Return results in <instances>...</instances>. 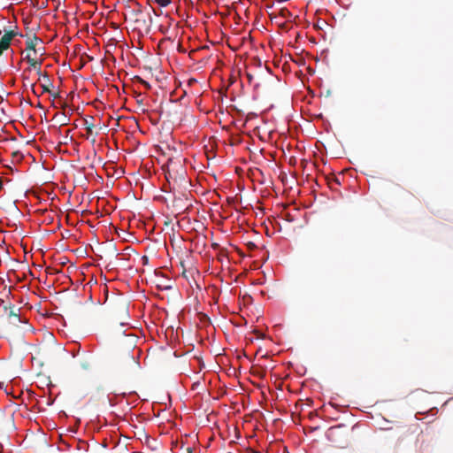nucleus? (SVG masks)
I'll return each mask as SVG.
<instances>
[{
	"label": "nucleus",
	"instance_id": "nucleus-1",
	"mask_svg": "<svg viewBox=\"0 0 453 453\" xmlns=\"http://www.w3.org/2000/svg\"><path fill=\"white\" fill-rule=\"evenodd\" d=\"M25 59L29 64L30 69L34 68L36 71V73L39 75V77L43 80L44 83L42 84V92L51 93V91L50 90V87L52 86V82L50 80L49 74L46 72L42 73L41 70L42 60L35 59L30 56L29 53L26 55Z\"/></svg>",
	"mask_w": 453,
	"mask_h": 453
},
{
	"label": "nucleus",
	"instance_id": "nucleus-2",
	"mask_svg": "<svg viewBox=\"0 0 453 453\" xmlns=\"http://www.w3.org/2000/svg\"><path fill=\"white\" fill-rule=\"evenodd\" d=\"M165 178L167 181L171 184L172 181L173 184H177L178 181L181 182H187L186 180V173L183 170L182 166H180V171L175 170L173 167V162L172 159L169 160L167 164V170L165 173Z\"/></svg>",
	"mask_w": 453,
	"mask_h": 453
},
{
	"label": "nucleus",
	"instance_id": "nucleus-3",
	"mask_svg": "<svg viewBox=\"0 0 453 453\" xmlns=\"http://www.w3.org/2000/svg\"><path fill=\"white\" fill-rule=\"evenodd\" d=\"M139 367V363L135 360L133 355L130 353H127L122 359L121 364H119V369L122 372H129L131 370H135Z\"/></svg>",
	"mask_w": 453,
	"mask_h": 453
},
{
	"label": "nucleus",
	"instance_id": "nucleus-4",
	"mask_svg": "<svg viewBox=\"0 0 453 453\" xmlns=\"http://www.w3.org/2000/svg\"><path fill=\"white\" fill-rule=\"evenodd\" d=\"M19 35V33L14 30H9L4 33V35L0 39V57L3 52L10 48L12 40Z\"/></svg>",
	"mask_w": 453,
	"mask_h": 453
},
{
	"label": "nucleus",
	"instance_id": "nucleus-5",
	"mask_svg": "<svg viewBox=\"0 0 453 453\" xmlns=\"http://www.w3.org/2000/svg\"><path fill=\"white\" fill-rule=\"evenodd\" d=\"M37 42H41V39L38 38L35 35H34L32 38L29 37L26 42L27 50H34L36 52L35 46Z\"/></svg>",
	"mask_w": 453,
	"mask_h": 453
},
{
	"label": "nucleus",
	"instance_id": "nucleus-6",
	"mask_svg": "<svg viewBox=\"0 0 453 453\" xmlns=\"http://www.w3.org/2000/svg\"><path fill=\"white\" fill-rule=\"evenodd\" d=\"M81 366L84 370H89L92 367V360L90 357H87L85 359L81 361Z\"/></svg>",
	"mask_w": 453,
	"mask_h": 453
},
{
	"label": "nucleus",
	"instance_id": "nucleus-7",
	"mask_svg": "<svg viewBox=\"0 0 453 453\" xmlns=\"http://www.w3.org/2000/svg\"><path fill=\"white\" fill-rule=\"evenodd\" d=\"M159 6L165 7L169 5L172 0H154Z\"/></svg>",
	"mask_w": 453,
	"mask_h": 453
},
{
	"label": "nucleus",
	"instance_id": "nucleus-8",
	"mask_svg": "<svg viewBox=\"0 0 453 453\" xmlns=\"http://www.w3.org/2000/svg\"><path fill=\"white\" fill-rule=\"evenodd\" d=\"M408 434H413V426H409V427L407 428V430L405 431L404 434L402 436V440H404V438H405Z\"/></svg>",
	"mask_w": 453,
	"mask_h": 453
},
{
	"label": "nucleus",
	"instance_id": "nucleus-9",
	"mask_svg": "<svg viewBox=\"0 0 453 453\" xmlns=\"http://www.w3.org/2000/svg\"><path fill=\"white\" fill-rule=\"evenodd\" d=\"M30 71H31V69H30V66H29L28 68L25 69V70H24V73H22V79H23V81H24V85H25V86H26V81H28V76H27V75H26V73H27V72H30Z\"/></svg>",
	"mask_w": 453,
	"mask_h": 453
},
{
	"label": "nucleus",
	"instance_id": "nucleus-10",
	"mask_svg": "<svg viewBox=\"0 0 453 453\" xmlns=\"http://www.w3.org/2000/svg\"><path fill=\"white\" fill-rule=\"evenodd\" d=\"M142 264H143V265H147V264H148V262H149V257H148L147 256H143V257H142Z\"/></svg>",
	"mask_w": 453,
	"mask_h": 453
},
{
	"label": "nucleus",
	"instance_id": "nucleus-11",
	"mask_svg": "<svg viewBox=\"0 0 453 453\" xmlns=\"http://www.w3.org/2000/svg\"><path fill=\"white\" fill-rule=\"evenodd\" d=\"M196 79H194V78H191V79H189V80H188V86H191L192 84H194V83H196Z\"/></svg>",
	"mask_w": 453,
	"mask_h": 453
},
{
	"label": "nucleus",
	"instance_id": "nucleus-12",
	"mask_svg": "<svg viewBox=\"0 0 453 453\" xmlns=\"http://www.w3.org/2000/svg\"><path fill=\"white\" fill-rule=\"evenodd\" d=\"M35 83H32L31 84V90L32 92L35 95V96H38L35 89Z\"/></svg>",
	"mask_w": 453,
	"mask_h": 453
},
{
	"label": "nucleus",
	"instance_id": "nucleus-13",
	"mask_svg": "<svg viewBox=\"0 0 453 453\" xmlns=\"http://www.w3.org/2000/svg\"><path fill=\"white\" fill-rule=\"evenodd\" d=\"M158 287H160V288H164V289H169V288H171V287H170V286H166V285H165V286L158 285Z\"/></svg>",
	"mask_w": 453,
	"mask_h": 453
},
{
	"label": "nucleus",
	"instance_id": "nucleus-14",
	"mask_svg": "<svg viewBox=\"0 0 453 453\" xmlns=\"http://www.w3.org/2000/svg\"><path fill=\"white\" fill-rule=\"evenodd\" d=\"M92 127H93V125H88V127H87V130L88 132H92Z\"/></svg>",
	"mask_w": 453,
	"mask_h": 453
},
{
	"label": "nucleus",
	"instance_id": "nucleus-15",
	"mask_svg": "<svg viewBox=\"0 0 453 453\" xmlns=\"http://www.w3.org/2000/svg\"><path fill=\"white\" fill-rule=\"evenodd\" d=\"M142 84H143L145 87L150 88V85H149V83H148L147 81H142Z\"/></svg>",
	"mask_w": 453,
	"mask_h": 453
},
{
	"label": "nucleus",
	"instance_id": "nucleus-16",
	"mask_svg": "<svg viewBox=\"0 0 453 453\" xmlns=\"http://www.w3.org/2000/svg\"><path fill=\"white\" fill-rule=\"evenodd\" d=\"M4 188L3 180L0 178V190H2Z\"/></svg>",
	"mask_w": 453,
	"mask_h": 453
},
{
	"label": "nucleus",
	"instance_id": "nucleus-17",
	"mask_svg": "<svg viewBox=\"0 0 453 453\" xmlns=\"http://www.w3.org/2000/svg\"><path fill=\"white\" fill-rule=\"evenodd\" d=\"M10 315L18 318V315L13 311H11Z\"/></svg>",
	"mask_w": 453,
	"mask_h": 453
},
{
	"label": "nucleus",
	"instance_id": "nucleus-18",
	"mask_svg": "<svg viewBox=\"0 0 453 453\" xmlns=\"http://www.w3.org/2000/svg\"><path fill=\"white\" fill-rule=\"evenodd\" d=\"M58 96V93H56V94H52V96H54V97H57Z\"/></svg>",
	"mask_w": 453,
	"mask_h": 453
},
{
	"label": "nucleus",
	"instance_id": "nucleus-19",
	"mask_svg": "<svg viewBox=\"0 0 453 453\" xmlns=\"http://www.w3.org/2000/svg\"><path fill=\"white\" fill-rule=\"evenodd\" d=\"M13 155H19V152H13Z\"/></svg>",
	"mask_w": 453,
	"mask_h": 453
}]
</instances>
